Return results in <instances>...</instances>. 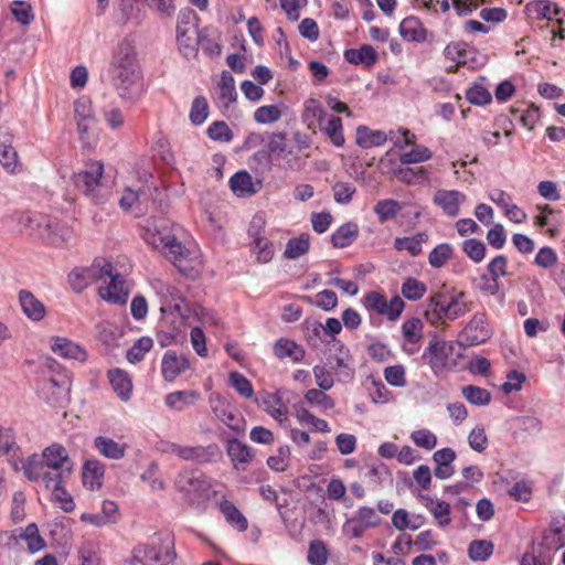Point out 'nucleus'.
<instances>
[{"mask_svg":"<svg viewBox=\"0 0 565 565\" xmlns=\"http://www.w3.org/2000/svg\"><path fill=\"white\" fill-rule=\"evenodd\" d=\"M121 335L122 332L117 326L110 322L100 323L98 338L107 348L118 347Z\"/></svg>","mask_w":565,"mask_h":565,"instance_id":"obj_62","label":"nucleus"},{"mask_svg":"<svg viewBox=\"0 0 565 565\" xmlns=\"http://www.w3.org/2000/svg\"><path fill=\"white\" fill-rule=\"evenodd\" d=\"M190 367V362L184 355H178L174 351H167L161 362V373L166 381L173 382L182 372Z\"/></svg>","mask_w":565,"mask_h":565,"instance_id":"obj_24","label":"nucleus"},{"mask_svg":"<svg viewBox=\"0 0 565 565\" xmlns=\"http://www.w3.org/2000/svg\"><path fill=\"white\" fill-rule=\"evenodd\" d=\"M309 247V235L301 234L299 237H294L288 241L284 256L288 259H297L307 254Z\"/></svg>","mask_w":565,"mask_h":565,"instance_id":"obj_50","label":"nucleus"},{"mask_svg":"<svg viewBox=\"0 0 565 565\" xmlns=\"http://www.w3.org/2000/svg\"><path fill=\"white\" fill-rule=\"evenodd\" d=\"M161 252L181 273L190 274L192 269L190 252L174 235Z\"/></svg>","mask_w":565,"mask_h":565,"instance_id":"obj_18","label":"nucleus"},{"mask_svg":"<svg viewBox=\"0 0 565 565\" xmlns=\"http://www.w3.org/2000/svg\"><path fill=\"white\" fill-rule=\"evenodd\" d=\"M228 185L232 192L239 198H249L258 191L252 175L245 170L234 173L230 178Z\"/></svg>","mask_w":565,"mask_h":565,"instance_id":"obj_32","label":"nucleus"},{"mask_svg":"<svg viewBox=\"0 0 565 565\" xmlns=\"http://www.w3.org/2000/svg\"><path fill=\"white\" fill-rule=\"evenodd\" d=\"M542 545L548 551H558L565 546V515L552 516L548 529L543 534Z\"/></svg>","mask_w":565,"mask_h":565,"instance_id":"obj_20","label":"nucleus"},{"mask_svg":"<svg viewBox=\"0 0 565 565\" xmlns=\"http://www.w3.org/2000/svg\"><path fill=\"white\" fill-rule=\"evenodd\" d=\"M105 468L104 465L96 460H86L83 467V483L90 490L99 489L104 478Z\"/></svg>","mask_w":565,"mask_h":565,"instance_id":"obj_35","label":"nucleus"},{"mask_svg":"<svg viewBox=\"0 0 565 565\" xmlns=\"http://www.w3.org/2000/svg\"><path fill=\"white\" fill-rule=\"evenodd\" d=\"M424 324L419 318H409L402 324L403 339L407 342H420Z\"/></svg>","mask_w":565,"mask_h":565,"instance_id":"obj_58","label":"nucleus"},{"mask_svg":"<svg viewBox=\"0 0 565 565\" xmlns=\"http://www.w3.org/2000/svg\"><path fill=\"white\" fill-rule=\"evenodd\" d=\"M50 349L54 354L65 360H74L81 363L87 361L86 349L66 337H51Z\"/></svg>","mask_w":565,"mask_h":565,"instance_id":"obj_14","label":"nucleus"},{"mask_svg":"<svg viewBox=\"0 0 565 565\" xmlns=\"http://www.w3.org/2000/svg\"><path fill=\"white\" fill-rule=\"evenodd\" d=\"M319 128L321 132L331 141V143L338 148H341L345 143L343 135L342 120L339 117L330 116L324 121L320 122Z\"/></svg>","mask_w":565,"mask_h":565,"instance_id":"obj_36","label":"nucleus"},{"mask_svg":"<svg viewBox=\"0 0 565 565\" xmlns=\"http://www.w3.org/2000/svg\"><path fill=\"white\" fill-rule=\"evenodd\" d=\"M198 46L200 45L202 51L211 56H217L221 53L220 34L215 30L207 28L200 30L198 33Z\"/></svg>","mask_w":565,"mask_h":565,"instance_id":"obj_46","label":"nucleus"},{"mask_svg":"<svg viewBox=\"0 0 565 565\" xmlns=\"http://www.w3.org/2000/svg\"><path fill=\"white\" fill-rule=\"evenodd\" d=\"M361 301L366 310L386 317L390 321L397 320L405 308V302L399 296L396 295L387 300L379 291L366 292Z\"/></svg>","mask_w":565,"mask_h":565,"instance_id":"obj_9","label":"nucleus"},{"mask_svg":"<svg viewBox=\"0 0 565 565\" xmlns=\"http://www.w3.org/2000/svg\"><path fill=\"white\" fill-rule=\"evenodd\" d=\"M107 127L111 130H118L125 125V115L120 107L115 104L105 105L100 110Z\"/></svg>","mask_w":565,"mask_h":565,"instance_id":"obj_53","label":"nucleus"},{"mask_svg":"<svg viewBox=\"0 0 565 565\" xmlns=\"http://www.w3.org/2000/svg\"><path fill=\"white\" fill-rule=\"evenodd\" d=\"M359 235V226L354 222L342 224L332 235L331 243L335 248L350 246Z\"/></svg>","mask_w":565,"mask_h":565,"instance_id":"obj_40","label":"nucleus"},{"mask_svg":"<svg viewBox=\"0 0 565 565\" xmlns=\"http://www.w3.org/2000/svg\"><path fill=\"white\" fill-rule=\"evenodd\" d=\"M111 84L119 97L135 102L141 94V70L134 40L122 39L115 47L109 65Z\"/></svg>","mask_w":565,"mask_h":565,"instance_id":"obj_2","label":"nucleus"},{"mask_svg":"<svg viewBox=\"0 0 565 565\" xmlns=\"http://www.w3.org/2000/svg\"><path fill=\"white\" fill-rule=\"evenodd\" d=\"M469 310L468 303L463 300V292L449 298L441 292H437L430 297L426 317L431 322L443 319L456 320Z\"/></svg>","mask_w":565,"mask_h":565,"instance_id":"obj_6","label":"nucleus"},{"mask_svg":"<svg viewBox=\"0 0 565 565\" xmlns=\"http://www.w3.org/2000/svg\"><path fill=\"white\" fill-rule=\"evenodd\" d=\"M494 545L488 540H473L468 546V556L472 562H486L493 554Z\"/></svg>","mask_w":565,"mask_h":565,"instance_id":"obj_48","label":"nucleus"},{"mask_svg":"<svg viewBox=\"0 0 565 565\" xmlns=\"http://www.w3.org/2000/svg\"><path fill=\"white\" fill-rule=\"evenodd\" d=\"M0 164L9 173H15L20 170L18 152L11 145H0Z\"/></svg>","mask_w":565,"mask_h":565,"instance_id":"obj_55","label":"nucleus"},{"mask_svg":"<svg viewBox=\"0 0 565 565\" xmlns=\"http://www.w3.org/2000/svg\"><path fill=\"white\" fill-rule=\"evenodd\" d=\"M206 134L211 140L226 143L231 142L234 138L230 126L223 120H216L210 124Z\"/></svg>","mask_w":565,"mask_h":565,"instance_id":"obj_57","label":"nucleus"},{"mask_svg":"<svg viewBox=\"0 0 565 565\" xmlns=\"http://www.w3.org/2000/svg\"><path fill=\"white\" fill-rule=\"evenodd\" d=\"M373 211L381 224L395 218L402 211V205L394 199L380 200L373 206Z\"/></svg>","mask_w":565,"mask_h":565,"instance_id":"obj_47","label":"nucleus"},{"mask_svg":"<svg viewBox=\"0 0 565 565\" xmlns=\"http://www.w3.org/2000/svg\"><path fill=\"white\" fill-rule=\"evenodd\" d=\"M257 404L274 419L282 424L287 420V408L275 393L264 392L256 398Z\"/></svg>","mask_w":565,"mask_h":565,"instance_id":"obj_28","label":"nucleus"},{"mask_svg":"<svg viewBox=\"0 0 565 565\" xmlns=\"http://www.w3.org/2000/svg\"><path fill=\"white\" fill-rule=\"evenodd\" d=\"M102 265L103 263H94L89 267L73 269L67 276V281L72 290L75 292H82L89 285L100 280Z\"/></svg>","mask_w":565,"mask_h":565,"instance_id":"obj_17","label":"nucleus"},{"mask_svg":"<svg viewBox=\"0 0 565 565\" xmlns=\"http://www.w3.org/2000/svg\"><path fill=\"white\" fill-rule=\"evenodd\" d=\"M171 231L168 227V222L163 218H152L147 221L141 236L142 239L156 249L161 250L166 247V243L172 237Z\"/></svg>","mask_w":565,"mask_h":565,"instance_id":"obj_15","label":"nucleus"},{"mask_svg":"<svg viewBox=\"0 0 565 565\" xmlns=\"http://www.w3.org/2000/svg\"><path fill=\"white\" fill-rule=\"evenodd\" d=\"M43 226L41 239L49 245L61 246L68 244L74 238V231L54 218L49 217Z\"/></svg>","mask_w":565,"mask_h":565,"instance_id":"obj_19","label":"nucleus"},{"mask_svg":"<svg viewBox=\"0 0 565 565\" xmlns=\"http://www.w3.org/2000/svg\"><path fill=\"white\" fill-rule=\"evenodd\" d=\"M329 558V552L322 541H312L309 545L307 561L310 565H326Z\"/></svg>","mask_w":565,"mask_h":565,"instance_id":"obj_64","label":"nucleus"},{"mask_svg":"<svg viewBox=\"0 0 565 565\" xmlns=\"http://www.w3.org/2000/svg\"><path fill=\"white\" fill-rule=\"evenodd\" d=\"M326 391L310 388L305 394V401L322 411H330L334 407V401L324 393Z\"/></svg>","mask_w":565,"mask_h":565,"instance_id":"obj_60","label":"nucleus"},{"mask_svg":"<svg viewBox=\"0 0 565 565\" xmlns=\"http://www.w3.org/2000/svg\"><path fill=\"white\" fill-rule=\"evenodd\" d=\"M65 482L66 481H58L57 483V480H55L53 483L56 484L52 487L47 482H44L43 484L45 489L51 492L52 500L56 502L63 511L72 512L75 509V502L72 495L64 488Z\"/></svg>","mask_w":565,"mask_h":565,"instance_id":"obj_44","label":"nucleus"},{"mask_svg":"<svg viewBox=\"0 0 565 565\" xmlns=\"http://www.w3.org/2000/svg\"><path fill=\"white\" fill-rule=\"evenodd\" d=\"M218 89V104L222 108H228L231 104H233L237 98V93L235 88V79L233 75L223 71L221 74L220 82L217 84Z\"/></svg>","mask_w":565,"mask_h":565,"instance_id":"obj_33","label":"nucleus"},{"mask_svg":"<svg viewBox=\"0 0 565 565\" xmlns=\"http://www.w3.org/2000/svg\"><path fill=\"white\" fill-rule=\"evenodd\" d=\"M226 451L236 470H245L253 457L249 446L235 438L228 440Z\"/></svg>","mask_w":565,"mask_h":565,"instance_id":"obj_31","label":"nucleus"},{"mask_svg":"<svg viewBox=\"0 0 565 565\" xmlns=\"http://www.w3.org/2000/svg\"><path fill=\"white\" fill-rule=\"evenodd\" d=\"M217 456H220L217 445L211 444L207 446H182L179 458L185 461L207 463L213 461Z\"/></svg>","mask_w":565,"mask_h":565,"instance_id":"obj_25","label":"nucleus"},{"mask_svg":"<svg viewBox=\"0 0 565 565\" xmlns=\"http://www.w3.org/2000/svg\"><path fill=\"white\" fill-rule=\"evenodd\" d=\"M461 395L475 406H487L491 402V393L476 385H466L461 388Z\"/></svg>","mask_w":565,"mask_h":565,"instance_id":"obj_49","label":"nucleus"},{"mask_svg":"<svg viewBox=\"0 0 565 565\" xmlns=\"http://www.w3.org/2000/svg\"><path fill=\"white\" fill-rule=\"evenodd\" d=\"M175 556L172 535L159 533L154 534L149 542L136 545L126 563L129 565H169Z\"/></svg>","mask_w":565,"mask_h":565,"instance_id":"obj_4","label":"nucleus"},{"mask_svg":"<svg viewBox=\"0 0 565 565\" xmlns=\"http://www.w3.org/2000/svg\"><path fill=\"white\" fill-rule=\"evenodd\" d=\"M196 14L192 10L181 11L178 15L177 24V42L181 54L191 60L196 56L198 53V30L194 21Z\"/></svg>","mask_w":565,"mask_h":565,"instance_id":"obj_8","label":"nucleus"},{"mask_svg":"<svg viewBox=\"0 0 565 565\" xmlns=\"http://www.w3.org/2000/svg\"><path fill=\"white\" fill-rule=\"evenodd\" d=\"M454 349L455 347L451 342L433 339L425 349L423 359L430 366L431 371L437 374L448 366Z\"/></svg>","mask_w":565,"mask_h":565,"instance_id":"obj_13","label":"nucleus"},{"mask_svg":"<svg viewBox=\"0 0 565 565\" xmlns=\"http://www.w3.org/2000/svg\"><path fill=\"white\" fill-rule=\"evenodd\" d=\"M209 116V104L204 96H196L191 105L189 118L194 126L202 125Z\"/></svg>","mask_w":565,"mask_h":565,"instance_id":"obj_61","label":"nucleus"},{"mask_svg":"<svg viewBox=\"0 0 565 565\" xmlns=\"http://www.w3.org/2000/svg\"><path fill=\"white\" fill-rule=\"evenodd\" d=\"M220 511L226 522L238 532H244L248 527V521L244 514L228 500H222L218 504Z\"/></svg>","mask_w":565,"mask_h":565,"instance_id":"obj_39","label":"nucleus"},{"mask_svg":"<svg viewBox=\"0 0 565 565\" xmlns=\"http://www.w3.org/2000/svg\"><path fill=\"white\" fill-rule=\"evenodd\" d=\"M456 451L450 447L441 448L433 454V461L436 467L434 469V476L439 480H446L454 476L456 460Z\"/></svg>","mask_w":565,"mask_h":565,"instance_id":"obj_22","label":"nucleus"},{"mask_svg":"<svg viewBox=\"0 0 565 565\" xmlns=\"http://www.w3.org/2000/svg\"><path fill=\"white\" fill-rule=\"evenodd\" d=\"M153 345L152 339L149 337H141L134 345L128 349L126 358L130 363H138L145 359L147 352L151 350Z\"/></svg>","mask_w":565,"mask_h":565,"instance_id":"obj_59","label":"nucleus"},{"mask_svg":"<svg viewBox=\"0 0 565 565\" xmlns=\"http://www.w3.org/2000/svg\"><path fill=\"white\" fill-rule=\"evenodd\" d=\"M467 200L463 192L458 190H437L434 194L433 202L445 215L456 217L460 213V206Z\"/></svg>","mask_w":565,"mask_h":565,"instance_id":"obj_16","label":"nucleus"},{"mask_svg":"<svg viewBox=\"0 0 565 565\" xmlns=\"http://www.w3.org/2000/svg\"><path fill=\"white\" fill-rule=\"evenodd\" d=\"M428 241L425 232H419L409 237H397L394 241V248L398 252L407 250L412 256H418L423 250V244Z\"/></svg>","mask_w":565,"mask_h":565,"instance_id":"obj_42","label":"nucleus"},{"mask_svg":"<svg viewBox=\"0 0 565 565\" xmlns=\"http://www.w3.org/2000/svg\"><path fill=\"white\" fill-rule=\"evenodd\" d=\"M71 385L68 372L51 360L38 382V396L50 407L63 409L71 399Z\"/></svg>","mask_w":565,"mask_h":565,"instance_id":"obj_3","label":"nucleus"},{"mask_svg":"<svg viewBox=\"0 0 565 565\" xmlns=\"http://www.w3.org/2000/svg\"><path fill=\"white\" fill-rule=\"evenodd\" d=\"M419 498L423 500L424 507L434 516L438 526L445 527L451 523V507L448 502L428 494H419Z\"/></svg>","mask_w":565,"mask_h":565,"instance_id":"obj_26","label":"nucleus"},{"mask_svg":"<svg viewBox=\"0 0 565 565\" xmlns=\"http://www.w3.org/2000/svg\"><path fill=\"white\" fill-rule=\"evenodd\" d=\"M200 399V393L194 390L174 391L166 395L164 404L168 408L182 412L193 406Z\"/></svg>","mask_w":565,"mask_h":565,"instance_id":"obj_29","label":"nucleus"},{"mask_svg":"<svg viewBox=\"0 0 565 565\" xmlns=\"http://www.w3.org/2000/svg\"><path fill=\"white\" fill-rule=\"evenodd\" d=\"M402 38L408 42H424L427 38V31L418 18H405L399 24Z\"/></svg>","mask_w":565,"mask_h":565,"instance_id":"obj_34","label":"nucleus"},{"mask_svg":"<svg viewBox=\"0 0 565 565\" xmlns=\"http://www.w3.org/2000/svg\"><path fill=\"white\" fill-rule=\"evenodd\" d=\"M274 353L279 359L291 358L295 362L301 361L305 356V350L300 345L284 338L275 342Z\"/></svg>","mask_w":565,"mask_h":565,"instance_id":"obj_45","label":"nucleus"},{"mask_svg":"<svg viewBox=\"0 0 565 565\" xmlns=\"http://www.w3.org/2000/svg\"><path fill=\"white\" fill-rule=\"evenodd\" d=\"M11 13L15 21L22 25H29L34 20L31 4L22 0H14L11 3Z\"/></svg>","mask_w":565,"mask_h":565,"instance_id":"obj_63","label":"nucleus"},{"mask_svg":"<svg viewBox=\"0 0 565 565\" xmlns=\"http://www.w3.org/2000/svg\"><path fill=\"white\" fill-rule=\"evenodd\" d=\"M174 483L175 488L192 502H200L210 498L212 490L211 479L200 470L186 469L181 471L177 476Z\"/></svg>","mask_w":565,"mask_h":565,"instance_id":"obj_7","label":"nucleus"},{"mask_svg":"<svg viewBox=\"0 0 565 565\" xmlns=\"http://www.w3.org/2000/svg\"><path fill=\"white\" fill-rule=\"evenodd\" d=\"M12 466L17 471L22 469L28 480H42L52 487L55 480L67 481L71 478L74 462L64 446L52 444L43 450L41 457L33 454L25 461L14 460Z\"/></svg>","mask_w":565,"mask_h":565,"instance_id":"obj_1","label":"nucleus"},{"mask_svg":"<svg viewBox=\"0 0 565 565\" xmlns=\"http://www.w3.org/2000/svg\"><path fill=\"white\" fill-rule=\"evenodd\" d=\"M344 58L350 64L372 66L377 61V54L371 45L364 44L359 49L345 50Z\"/></svg>","mask_w":565,"mask_h":565,"instance_id":"obj_38","label":"nucleus"},{"mask_svg":"<svg viewBox=\"0 0 565 565\" xmlns=\"http://www.w3.org/2000/svg\"><path fill=\"white\" fill-rule=\"evenodd\" d=\"M454 248L449 243L438 244L428 255V263L433 268H441L450 259Z\"/></svg>","mask_w":565,"mask_h":565,"instance_id":"obj_56","label":"nucleus"},{"mask_svg":"<svg viewBox=\"0 0 565 565\" xmlns=\"http://www.w3.org/2000/svg\"><path fill=\"white\" fill-rule=\"evenodd\" d=\"M444 54L447 60H450L458 65L469 64L473 60V56H470V46L463 41L450 42L445 47Z\"/></svg>","mask_w":565,"mask_h":565,"instance_id":"obj_41","label":"nucleus"},{"mask_svg":"<svg viewBox=\"0 0 565 565\" xmlns=\"http://www.w3.org/2000/svg\"><path fill=\"white\" fill-rule=\"evenodd\" d=\"M94 447L105 458L119 460L125 457L127 445L120 444L110 437L97 436L94 438Z\"/></svg>","mask_w":565,"mask_h":565,"instance_id":"obj_30","label":"nucleus"},{"mask_svg":"<svg viewBox=\"0 0 565 565\" xmlns=\"http://www.w3.org/2000/svg\"><path fill=\"white\" fill-rule=\"evenodd\" d=\"M492 337V329L486 312H476L460 333L462 342L468 347L484 343Z\"/></svg>","mask_w":565,"mask_h":565,"instance_id":"obj_12","label":"nucleus"},{"mask_svg":"<svg viewBox=\"0 0 565 565\" xmlns=\"http://www.w3.org/2000/svg\"><path fill=\"white\" fill-rule=\"evenodd\" d=\"M250 252L260 264H267L274 256V244L267 238L250 241Z\"/></svg>","mask_w":565,"mask_h":565,"instance_id":"obj_51","label":"nucleus"},{"mask_svg":"<svg viewBox=\"0 0 565 565\" xmlns=\"http://www.w3.org/2000/svg\"><path fill=\"white\" fill-rule=\"evenodd\" d=\"M108 278L107 286L99 288V296L113 303H126L128 299V290L125 287L124 277L113 271V265L109 262H103L102 279Z\"/></svg>","mask_w":565,"mask_h":565,"instance_id":"obj_10","label":"nucleus"},{"mask_svg":"<svg viewBox=\"0 0 565 565\" xmlns=\"http://www.w3.org/2000/svg\"><path fill=\"white\" fill-rule=\"evenodd\" d=\"M466 98L472 105L483 106L492 100V95L481 82H476L466 90Z\"/></svg>","mask_w":565,"mask_h":565,"instance_id":"obj_54","label":"nucleus"},{"mask_svg":"<svg viewBox=\"0 0 565 565\" xmlns=\"http://www.w3.org/2000/svg\"><path fill=\"white\" fill-rule=\"evenodd\" d=\"M104 166L100 161L85 164V168L73 174L74 185L95 203H102L109 194L103 182Z\"/></svg>","mask_w":565,"mask_h":565,"instance_id":"obj_5","label":"nucleus"},{"mask_svg":"<svg viewBox=\"0 0 565 565\" xmlns=\"http://www.w3.org/2000/svg\"><path fill=\"white\" fill-rule=\"evenodd\" d=\"M107 377L117 397L128 402L132 394V381L129 374L121 369H111L107 372Z\"/></svg>","mask_w":565,"mask_h":565,"instance_id":"obj_27","label":"nucleus"},{"mask_svg":"<svg viewBox=\"0 0 565 565\" xmlns=\"http://www.w3.org/2000/svg\"><path fill=\"white\" fill-rule=\"evenodd\" d=\"M22 312L28 319L34 322L42 321L46 316L44 303L38 299L30 290L21 289L18 295Z\"/></svg>","mask_w":565,"mask_h":565,"instance_id":"obj_23","label":"nucleus"},{"mask_svg":"<svg viewBox=\"0 0 565 565\" xmlns=\"http://www.w3.org/2000/svg\"><path fill=\"white\" fill-rule=\"evenodd\" d=\"M333 349L337 367L340 372H345L347 375L351 376L353 374V359L350 350L340 341H334Z\"/></svg>","mask_w":565,"mask_h":565,"instance_id":"obj_52","label":"nucleus"},{"mask_svg":"<svg viewBox=\"0 0 565 565\" xmlns=\"http://www.w3.org/2000/svg\"><path fill=\"white\" fill-rule=\"evenodd\" d=\"M390 139L383 130H371L366 126H359L356 128V143L364 149L372 147H380Z\"/></svg>","mask_w":565,"mask_h":565,"instance_id":"obj_37","label":"nucleus"},{"mask_svg":"<svg viewBox=\"0 0 565 565\" xmlns=\"http://www.w3.org/2000/svg\"><path fill=\"white\" fill-rule=\"evenodd\" d=\"M380 521L381 519L373 508L360 507L355 514L344 522L342 533L350 539H358L366 530L377 526Z\"/></svg>","mask_w":565,"mask_h":565,"instance_id":"obj_11","label":"nucleus"},{"mask_svg":"<svg viewBox=\"0 0 565 565\" xmlns=\"http://www.w3.org/2000/svg\"><path fill=\"white\" fill-rule=\"evenodd\" d=\"M12 218L21 233L41 238L43 225L46 224L49 216L32 212H15Z\"/></svg>","mask_w":565,"mask_h":565,"instance_id":"obj_21","label":"nucleus"},{"mask_svg":"<svg viewBox=\"0 0 565 565\" xmlns=\"http://www.w3.org/2000/svg\"><path fill=\"white\" fill-rule=\"evenodd\" d=\"M526 12L535 20H552L558 14L557 8L550 0H534L526 4Z\"/></svg>","mask_w":565,"mask_h":565,"instance_id":"obj_43","label":"nucleus"}]
</instances>
